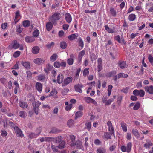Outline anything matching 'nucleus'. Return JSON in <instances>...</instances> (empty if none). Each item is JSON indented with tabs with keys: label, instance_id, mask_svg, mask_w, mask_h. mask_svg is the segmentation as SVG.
<instances>
[{
	"label": "nucleus",
	"instance_id": "obj_1",
	"mask_svg": "<svg viewBox=\"0 0 153 153\" xmlns=\"http://www.w3.org/2000/svg\"><path fill=\"white\" fill-rule=\"evenodd\" d=\"M61 18V14L58 12H56L50 18V20L55 25L57 24L56 21L59 20Z\"/></svg>",
	"mask_w": 153,
	"mask_h": 153
},
{
	"label": "nucleus",
	"instance_id": "obj_2",
	"mask_svg": "<svg viewBox=\"0 0 153 153\" xmlns=\"http://www.w3.org/2000/svg\"><path fill=\"white\" fill-rule=\"evenodd\" d=\"M10 124L13 128L16 136L19 137H23L22 131L17 126H16L12 122H10Z\"/></svg>",
	"mask_w": 153,
	"mask_h": 153
},
{
	"label": "nucleus",
	"instance_id": "obj_3",
	"mask_svg": "<svg viewBox=\"0 0 153 153\" xmlns=\"http://www.w3.org/2000/svg\"><path fill=\"white\" fill-rule=\"evenodd\" d=\"M145 92L143 90H139L135 89L133 91V94L135 96H139L140 97H143L145 95Z\"/></svg>",
	"mask_w": 153,
	"mask_h": 153
},
{
	"label": "nucleus",
	"instance_id": "obj_4",
	"mask_svg": "<svg viewBox=\"0 0 153 153\" xmlns=\"http://www.w3.org/2000/svg\"><path fill=\"white\" fill-rule=\"evenodd\" d=\"M73 80V78L71 76H69L66 78L64 80V84L62 85L63 87H65L66 85H68Z\"/></svg>",
	"mask_w": 153,
	"mask_h": 153
},
{
	"label": "nucleus",
	"instance_id": "obj_5",
	"mask_svg": "<svg viewBox=\"0 0 153 153\" xmlns=\"http://www.w3.org/2000/svg\"><path fill=\"white\" fill-rule=\"evenodd\" d=\"M145 91L150 94H153V86H146L144 88Z\"/></svg>",
	"mask_w": 153,
	"mask_h": 153
},
{
	"label": "nucleus",
	"instance_id": "obj_6",
	"mask_svg": "<svg viewBox=\"0 0 153 153\" xmlns=\"http://www.w3.org/2000/svg\"><path fill=\"white\" fill-rule=\"evenodd\" d=\"M118 66L121 69L126 68L127 65L126 62L124 61H119L118 63Z\"/></svg>",
	"mask_w": 153,
	"mask_h": 153
},
{
	"label": "nucleus",
	"instance_id": "obj_7",
	"mask_svg": "<svg viewBox=\"0 0 153 153\" xmlns=\"http://www.w3.org/2000/svg\"><path fill=\"white\" fill-rule=\"evenodd\" d=\"M65 19L66 22L68 23H70L72 21V17L70 14L68 13H66L65 14Z\"/></svg>",
	"mask_w": 153,
	"mask_h": 153
},
{
	"label": "nucleus",
	"instance_id": "obj_8",
	"mask_svg": "<svg viewBox=\"0 0 153 153\" xmlns=\"http://www.w3.org/2000/svg\"><path fill=\"white\" fill-rule=\"evenodd\" d=\"M44 62V59L42 58H37L34 60V63L38 65H40L43 63Z\"/></svg>",
	"mask_w": 153,
	"mask_h": 153
},
{
	"label": "nucleus",
	"instance_id": "obj_9",
	"mask_svg": "<svg viewBox=\"0 0 153 153\" xmlns=\"http://www.w3.org/2000/svg\"><path fill=\"white\" fill-rule=\"evenodd\" d=\"M70 58L68 59L67 60V63L68 65H71L73 63L74 56L73 54H71L70 55Z\"/></svg>",
	"mask_w": 153,
	"mask_h": 153
},
{
	"label": "nucleus",
	"instance_id": "obj_10",
	"mask_svg": "<svg viewBox=\"0 0 153 153\" xmlns=\"http://www.w3.org/2000/svg\"><path fill=\"white\" fill-rule=\"evenodd\" d=\"M63 138L61 136H59L55 138H53V142L56 143H58L61 142Z\"/></svg>",
	"mask_w": 153,
	"mask_h": 153
},
{
	"label": "nucleus",
	"instance_id": "obj_11",
	"mask_svg": "<svg viewBox=\"0 0 153 153\" xmlns=\"http://www.w3.org/2000/svg\"><path fill=\"white\" fill-rule=\"evenodd\" d=\"M83 87V85L82 84H78L74 86V88L76 91L79 92L80 93L82 92L81 88Z\"/></svg>",
	"mask_w": 153,
	"mask_h": 153
},
{
	"label": "nucleus",
	"instance_id": "obj_12",
	"mask_svg": "<svg viewBox=\"0 0 153 153\" xmlns=\"http://www.w3.org/2000/svg\"><path fill=\"white\" fill-rule=\"evenodd\" d=\"M21 64L27 69H30V63L28 62L21 61Z\"/></svg>",
	"mask_w": 153,
	"mask_h": 153
},
{
	"label": "nucleus",
	"instance_id": "obj_13",
	"mask_svg": "<svg viewBox=\"0 0 153 153\" xmlns=\"http://www.w3.org/2000/svg\"><path fill=\"white\" fill-rule=\"evenodd\" d=\"M36 87L37 90L40 92L42 90V85L40 82H37L36 84Z\"/></svg>",
	"mask_w": 153,
	"mask_h": 153
},
{
	"label": "nucleus",
	"instance_id": "obj_14",
	"mask_svg": "<svg viewBox=\"0 0 153 153\" xmlns=\"http://www.w3.org/2000/svg\"><path fill=\"white\" fill-rule=\"evenodd\" d=\"M25 40L27 42H32L35 40V39L32 36H28L25 38Z\"/></svg>",
	"mask_w": 153,
	"mask_h": 153
},
{
	"label": "nucleus",
	"instance_id": "obj_15",
	"mask_svg": "<svg viewBox=\"0 0 153 153\" xmlns=\"http://www.w3.org/2000/svg\"><path fill=\"white\" fill-rule=\"evenodd\" d=\"M85 51L84 50L82 51L79 52L78 56L79 62H80L81 61L82 57L85 54Z\"/></svg>",
	"mask_w": 153,
	"mask_h": 153
},
{
	"label": "nucleus",
	"instance_id": "obj_16",
	"mask_svg": "<svg viewBox=\"0 0 153 153\" xmlns=\"http://www.w3.org/2000/svg\"><path fill=\"white\" fill-rule=\"evenodd\" d=\"M64 76L62 74H59L57 77V81L58 83L60 84L62 83L63 80Z\"/></svg>",
	"mask_w": 153,
	"mask_h": 153
},
{
	"label": "nucleus",
	"instance_id": "obj_17",
	"mask_svg": "<svg viewBox=\"0 0 153 153\" xmlns=\"http://www.w3.org/2000/svg\"><path fill=\"white\" fill-rule=\"evenodd\" d=\"M12 48L14 49H16L19 47V44L17 43L16 41L15 40L11 44Z\"/></svg>",
	"mask_w": 153,
	"mask_h": 153
},
{
	"label": "nucleus",
	"instance_id": "obj_18",
	"mask_svg": "<svg viewBox=\"0 0 153 153\" xmlns=\"http://www.w3.org/2000/svg\"><path fill=\"white\" fill-rule=\"evenodd\" d=\"M39 47L35 46L33 47L32 50V52L33 53L36 54L39 52Z\"/></svg>",
	"mask_w": 153,
	"mask_h": 153
},
{
	"label": "nucleus",
	"instance_id": "obj_19",
	"mask_svg": "<svg viewBox=\"0 0 153 153\" xmlns=\"http://www.w3.org/2000/svg\"><path fill=\"white\" fill-rule=\"evenodd\" d=\"M146 143L144 145V146L146 148H149L153 145L152 143L149 140H146Z\"/></svg>",
	"mask_w": 153,
	"mask_h": 153
},
{
	"label": "nucleus",
	"instance_id": "obj_20",
	"mask_svg": "<svg viewBox=\"0 0 153 153\" xmlns=\"http://www.w3.org/2000/svg\"><path fill=\"white\" fill-rule=\"evenodd\" d=\"M15 17L13 21V23L16 24L19 20V19H18V17L20 16L19 12V11H17L15 13Z\"/></svg>",
	"mask_w": 153,
	"mask_h": 153
},
{
	"label": "nucleus",
	"instance_id": "obj_21",
	"mask_svg": "<svg viewBox=\"0 0 153 153\" xmlns=\"http://www.w3.org/2000/svg\"><path fill=\"white\" fill-rule=\"evenodd\" d=\"M132 132L133 134L137 138H139L140 137V134L138 132V131L137 129H133Z\"/></svg>",
	"mask_w": 153,
	"mask_h": 153
},
{
	"label": "nucleus",
	"instance_id": "obj_22",
	"mask_svg": "<svg viewBox=\"0 0 153 153\" xmlns=\"http://www.w3.org/2000/svg\"><path fill=\"white\" fill-rule=\"evenodd\" d=\"M112 134L110 133H109L108 132H106L104 133V135L103 136V137L104 138H105L107 139H111Z\"/></svg>",
	"mask_w": 153,
	"mask_h": 153
},
{
	"label": "nucleus",
	"instance_id": "obj_23",
	"mask_svg": "<svg viewBox=\"0 0 153 153\" xmlns=\"http://www.w3.org/2000/svg\"><path fill=\"white\" fill-rule=\"evenodd\" d=\"M53 27V25L51 22H48L46 25V29L49 31L51 30Z\"/></svg>",
	"mask_w": 153,
	"mask_h": 153
},
{
	"label": "nucleus",
	"instance_id": "obj_24",
	"mask_svg": "<svg viewBox=\"0 0 153 153\" xmlns=\"http://www.w3.org/2000/svg\"><path fill=\"white\" fill-rule=\"evenodd\" d=\"M19 106L23 108H26L28 106L27 103L23 102H20L19 103Z\"/></svg>",
	"mask_w": 153,
	"mask_h": 153
},
{
	"label": "nucleus",
	"instance_id": "obj_25",
	"mask_svg": "<svg viewBox=\"0 0 153 153\" xmlns=\"http://www.w3.org/2000/svg\"><path fill=\"white\" fill-rule=\"evenodd\" d=\"M97 153H105L106 150L105 148L100 147L97 149Z\"/></svg>",
	"mask_w": 153,
	"mask_h": 153
},
{
	"label": "nucleus",
	"instance_id": "obj_26",
	"mask_svg": "<svg viewBox=\"0 0 153 153\" xmlns=\"http://www.w3.org/2000/svg\"><path fill=\"white\" fill-rule=\"evenodd\" d=\"M60 132V130L56 128H53L51 129V131L49 132V133L55 134L59 133Z\"/></svg>",
	"mask_w": 153,
	"mask_h": 153
},
{
	"label": "nucleus",
	"instance_id": "obj_27",
	"mask_svg": "<svg viewBox=\"0 0 153 153\" xmlns=\"http://www.w3.org/2000/svg\"><path fill=\"white\" fill-rule=\"evenodd\" d=\"M30 21L28 20H24L22 23V25L25 27H27L30 25Z\"/></svg>",
	"mask_w": 153,
	"mask_h": 153
},
{
	"label": "nucleus",
	"instance_id": "obj_28",
	"mask_svg": "<svg viewBox=\"0 0 153 153\" xmlns=\"http://www.w3.org/2000/svg\"><path fill=\"white\" fill-rule=\"evenodd\" d=\"M16 30L17 32L19 33H21L22 30V28L21 27V26L20 25H17L16 27Z\"/></svg>",
	"mask_w": 153,
	"mask_h": 153
},
{
	"label": "nucleus",
	"instance_id": "obj_29",
	"mask_svg": "<svg viewBox=\"0 0 153 153\" xmlns=\"http://www.w3.org/2000/svg\"><path fill=\"white\" fill-rule=\"evenodd\" d=\"M38 80L39 81H44L45 78V76L44 74H40L38 76Z\"/></svg>",
	"mask_w": 153,
	"mask_h": 153
},
{
	"label": "nucleus",
	"instance_id": "obj_30",
	"mask_svg": "<svg viewBox=\"0 0 153 153\" xmlns=\"http://www.w3.org/2000/svg\"><path fill=\"white\" fill-rule=\"evenodd\" d=\"M132 147V143L131 142L128 143L126 146L127 152L128 153L131 150Z\"/></svg>",
	"mask_w": 153,
	"mask_h": 153
},
{
	"label": "nucleus",
	"instance_id": "obj_31",
	"mask_svg": "<svg viewBox=\"0 0 153 153\" xmlns=\"http://www.w3.org/2000/svg\"><path fill=\"white\" fill-rule=\"evenodd\" d=\"M57 57L58 56L56 54H53L50 57V60L51 61L54 62L56 60Z\"/></svg>",
	"mask_w": 153,
	"mask_h": 153
},
{
	"label": "nucleus",
	"instance_id": "obj_32",
	"mask_svg": "<svg viewBox=\"0 0 153 153\" xmlns=\"http://www.w3.org/2000/svg\"><path fill=\"white\" fill-rule=\"evenodd\" d=\"M83 115V113L81 111H79L75 113L76 117L75 119L76 120L77 118L81 117Z\"/></svg>",
	"mask_w": 153,
	"mask_h": 153
},
{
	"label": "nucleus",
	"instance_id": "obj_33",
	"mask_svg": "<svg viewBox=\"0 0 153 153\" xmlns=\"http://www.w3.org/2000/svg\"><path fill=\"white\" fill-rule=\"evenodd\" d=\"M60 46L61 48L62 49H65L67 47V43L64 41H62L60 42Z\"/></svg>",
	"mask_w": 153,
	"mask_h": 153
},
{
	"label": "nucleus",
	"instance_id": "obj_34",
	"mask_svg": "<svg viewBox=\"0 0 153 153\" xmlns=\"http://www.w3.org/2000/svg\"><path fill=\"white\" fill-rule=\"evenodd\" d=\"M136 18V15L134 14H130L128 17V19L130 21L134 20Z\"/></svg>",
	"mask_w": 153,
	"mask_h": 153
},
{
	"label": "nucleus",
	"instance_id": "obj_35",
	"mask_svg": "<svg viewBox=\"0 0 153 153\" xmlns=\"http://www.w3.org/2000/svg\"><path fill=\"white\" fill-rule=\"evenodd\" d=\"M60 143L58 146V148L59 149H61L64 148L65 147V143L64 141H62Z\"/></svg>",
	"mask_w": 153,
	"mask_h": 153
},
{
	"label": "nucleus",
	"instance_id": "obj_36",
	"mask_svg": "<svg viewBox=\"0 0 153 153\" xmlns=\"http://www.w3.org/2000/svg\"><path fill=\"white\" fill-rule=\"evenodd\" d=\"M121 125L123 131L125 132H126L127 129L126 124L123 122H122L121 123Z\"/></svg>",
	"mask_w": 153,
	"mask_h": 153
},
{
	"label": "nucleus",
	"instance_id": "obj_37",
	"mask_svg": "<svg viewBox=\"0 0 153 153\" xmlns=\"http://www.w3.org/2000/svg\"><path fill=\"white\" fill-rule=\"evenodd\" d=\"M104 27H105V30L107 31H108V33H114V31L112 29L109 28L108 27V25H105Z\"/></svg>",
	"mask_w": 153,
	"mask_h": 153
},
{
	"label": "nucleus",
	"instance_id": "obj_38",
	"mask_svg": "<svg viewBox=\"0 0 153 153\" xmlns=\"http://www.w3.org/2000/svg\"><path fill=\"white\" fill-rule=\"evenodd\" d=\"M78 36H76L75 34H73L68 36V39L70 40H73L75 39Z\"/></svg>",
	"mask_w": 153,
	"mask_h": 153
},
{
	"label": "nucleus",
	"instance_id": "obj_39",
	"mask_svg": "<svg viewBox=\"0 0 153 153\" xmlns=\"http://www.w3.org/2000/svg\"><path fill=\"white\" fill-rule=\"evenodd\" d=\"M110 12L112 16L114 17H115L116 15V12L114 10V8H111L110 9Z\"/></svg>",
	"mask_w": 153,
	"mask_h": 153
},
{
	"label": "nucleus",
	"instance_id": "obj_40",
	"mask_svg": "<svg viewBox=\"0 0 153 153\" xmlns=\"http://www.w3.org/2000/svg\"><path fill=\"white\" fill-rule=\"evenodd\" d=\"M38 134H35L33 132L30 133L29 135V137L30 138H36L38 136Z\"/></svg>",
	"mask_w": 153,
	"mask_h": 153
},
{
	"label": "nucleus",
	"instance_id": "obj_41",
	"mask_svg": "<svg viewBox=\"0 0 153 153\" xmlns=\"http://www.w3.org/2000/svg\"><path fill=\"white\" fill-rule=\"evenodd\" d=\"M19 115L21 117L25 118L27 115V114L25 111H22L19 112Z\"/></svg>",
	"mask_w": 153,
	"mask_h": 153
},
{
	"label": "nucleus",
	"instance_id": "obj_42",
	"mask_svg": "<svg viewBox=\"0 0 153 153\" xmlns=\"http://www.w3.org/2000/svg\"><path fill=\"white\" fill-rule=\"evenodd\" d=\"M84 99L87 103H90L92 102V99L89 97H85Z\"/></svg>",
	"mask_w": 153,
	"mask_h": 153
},
{
	"label": "nucleus",
	"instance_id": "obj_43",
	"mask_svg": "<svg viewBox=\"0 0 153 153\" xmlns=\"http://www.w3.org/2000/svg\"><path fill=\"white\" fill-rule=\"evenodd\" d=\"M76 147L79 148V149H81L82 147V144L81 141L78 140L76 142Z\"/></svg>",
	"mask_w": 153,
	"mask_h": 153
},
{
	"label": "nucleus",
	"instance_id": "obj_44",
	"mask_svg": "<svg viewBox=\"0 0 153 153\" xmlns=\"http://www.w3.org/2000/svg\"><path fill=\"white\" fill-rule=\"evenodd\" d=\"M39 31L37 29L34 30L33 33V35L34 37H37L39 34Z\"/></svg>",
	"mask_w": 153,
	"mask_h": 153
},
{
	"label": "nucleus",
	"instance_id": "obj_45",
	"mask_svg": "<svg viewBox=\"0 0 153 153\" xmlns=\"http://www.w3.org/2000/svg\"><path fill=\"white\" fill-rule=\"evenodd\" d=\"M140 107V104L139 102H137L133 107V109L134 110H138Z\"/></svg>",
	"mask_w": 153,
	"mask_h": 153
},
{
	"label": "nucleus",
	"instance_id": "obj_46",
	"mask_svg": "<svg viewBox=\"0 0 153 153\" xmlns=\"http://www.w3.org/2000/svg\"><path fill=\"white\" fill-rule=\"evenodd\" d=\"M20 54V52L19 51H17L15 52L13 54V56L15 58L19 57Z\"/></svg>",
	"mask_w": 153,
	"mask_h": 153
},
{
	"label": "nucleus",
	"instance_id": "obj_47",
	"mask_svg": "<svg viewBox=\"0 0 153 153\" xmlns=\"http://www.w3.org/2000/svg\"><path fill=\"white\" fill-rule=\"evenodd\" d=\"M68 126L70 127L74 124V120L72 119L69 120L67 122Z\"/></svg>",
	"mask_w": 153,
	"mask_h": 153
},
{
	"label": "nucleus",
	"instance_id": "obj_48",
	"mask_svg": "<svg viewBox=\"0 0 153 153\" xmlns=\"http://www.w3.org/2000/svg\"><path fill=\"white\" fill-rule=\"evenodd\" d=\"M54 66L55 67L59 68L60 67V63L58 61H56L54 63Z\"/></svg>",
	"mask_w": 153,
	"mask_h": 153
},
{
	"label": "nucleus",
	"instance_id": "obj_49",
	"mask_svg": "<svg viewBox=\"0 0 153 153\" xmlns=\"http://www.w3.org/2000/svg\"><path fill=\"white\" fill-rule=\"evenodd\" d=\"M88 70V68H86L83 71V75L84 76H86L88 75L89 74Z\"/></svg>",
	"mask_w": 153,
	"mask_h": 153
},
{
	"label": "nucleus",
	"instance_id": "obj_50",
	"mask_svg": "<svg viewBox=\"0 0 153 153\" xmlns=\"http://www.w3.org/2000/svg\"><path fill=\"white\" fill-rule=\"evenodd\" d=\"M51 148L53 152H58V146H56L54 145H52L51 146Z\"/></svg>",
	"mask_w": 153,
	"mask_h": 153
},
{
	"label": "nucleus",
	"instance_id": "obj_51",
	"mask_svg": "<svg viewBox=\"0 0 153 153\" xmlns=\"http://www.w3.org/2000/svg\"><path fill=\"white\" fill-rule=\"evenodd\" d=\"M42 128L40 126L37 128L36 130V131L37 133L36 134H38V135H39L40 134Z\"/></svg>",
	"mask_w": 153,
	"mask_h": 153
},
{
	"label": "nucleus",
	"instance_id": "obj_52",
	"mask_svg": "<svg viewBox=\"0 0 153 153\" xmlns=\"http://www.w3.org/2000/svg\"><path fill=\"white\" fill-rule=\"evenodd\" d=\"M8 93L10 94V95H11V94L10 92L7 91H4V90H3L2 91V94L3 96L6 97L7 96V93Z\"/></svg>",
	"mask_w": 153,
	"mask_h": 153
},
{
	"label": "nucleus",
	"instance_id": "obj_53",
	"mask_svg": "<svg viewBox=\"0 0 153 153\" xmlns=\"http://www.w3.org/2000/svg\"><path fill=\"white\" fill-rule=\"evenodd\" d=\"M116 71H113L108 73L109 77H111L112 76H114L116 74Z\"/></svg>",
	"mask_w": 153,
	"mask_h": 153
},
{
	"label": "nucleus",
	"instance_id": "obj_54",
	"mask_svg": "<svg viewBox=\"0 0 153 153\" xmlns=\"http://www.w3.org/2000/svg\"><path fill=\"white\" fill-rule=\"evenodd\" d=\"M90 58L91 61H93L94 60L96 59L97 58V56L94 54H92L90 56Z\"/></svg>",
	"mask_w": 153,
	"mask_h": 153
},
{
	"label": "nucleus",
	"instance_id": "obj_55",
	"mask_svg": "<svg viewBox=\"0 0 153 153\" xmlns=\"http://www.w3.org/2000/svg\"><path fill=\"white\" fill-rule=\"evenodd\" d=\"M69 91L68 89L65 88L62 90V93L63 95H65Z\"/></svg>",
	"mask_w": 153,
	"mask_h": 153
},
{
	"label": "nucleus",
	"instance_id": "obj_56",
	"mask_svg": "<svg viewBox=\"0 0 153 153\" xmlns=\"http://www.w3.org/2000/svg\"><path fill=\"white\" fill-rule=\"evenodd\" d=\"M119 43H122L120 36L118 35L116 36L114 38Z\"/></svg>",
	"mask_w": 153,
	"mask_h": 153
},
{
	"label": "nucleus",
	"instance_id": "obj_57",
	"mask_svg": "<svg viewBox=\"0 0 153 153\" xmlns=\"http://www.w3.org/2000/svg\"><path fill=\"white\" fill-rule=\"evenodd\" d=\"M54 45V43L53 42H51L50 44H47L46 45V47H47V48L49 49L51 48L52 47H53Z\"/></svg>",
	"mask_w": 153,
	"mask_h": 153
},
{
	"label": "nucleus",
	"instance_id": "obj_58",
	"mask_svg": "<svg viewBox=\"0 0 153 153\" xmlns=\"http://www.w3.org/2000/svg\"><path fill=\"white\" fill-rule=\"evenodd\" d=\"M86 126V128L88 130H90L91 127V123L90 122H88L85 124Z\"/></svg>",
	"mask_w": 153,
	"mask_h": 153
},
{
	"label": "nucleus",
	"instance_id": "obj_59",
	"mask_svg": "<svg viewBox=\"0 0 153 153\" xmlns=\"http://www.w3.org/2000/svg\"><path fill=\"white\" fill-rule=\"evenodd\" d=\"M58 93L57 91L55 89H53L50 93L49 96H53L54 94H56Z\"/></svg>",
	"mask_w": 153,
	"mask_h": 153
},
{
	"label": "nucleus",
	"instance_id": "obj_60",
	"mask_svg": "<svg viewBox=\"0 0 153 153\" xmlns=\"http://www.w3.org/2000/svg\"><path fill=\"white\" fill-rule=\"evenodd\" d=\"M108 130L111 132L110 133H111V134H113V135H114V131L112 126L111 127H109Z\"/></svg>",
	"mask_w": 153,
	"mask_h": 153
},
{
	"label": "nucleus",
	"instance_id": "obj_61",
	"mask_svg": "<svg viewBox=\"0 0 153 153\" xmlns=\"http://www.w3.org/2000/svg\"><path fill=\"white\" fill-rule=\"evenodd\" d=\"M79 46H81L82 48L84 46V43L82 40L80 38H79Z\"/></svg>",
	"mask_w": 153,
	"mask_h": 153
},
{
	"label": "nucleus",
	"instance_id": "obj_62",
	"mask_svg": "<svg viewBox=\"0 0 153 153\" xmlns=\"http://www.w3.org/2000/svg\"><path fill=\"white\" fill-rule=\"evenodd\" d=\"M113 101L114 99L113 98L109 99L107 101V102L106 103L105 105H110Z\"/></svg>",
	"mask_w": 153,
	"mask_h": 153
},
{
	"label": "nucleus",
	"instance_id": "obj_63",
	"mask_svg": "<svg viewBox=\"0 0 153 153\" xmlns=\"http://www.w3.org/2000/svg\"><path fill=\"white\" fill-rule=\"evenodd\" d=\"M101 143L100 141L98 139H96L94 141V143L96 145H99Z\"/></svg>",
	"mask_w": 153,
	"mask_h": 153
},
{
	"label": "nucleus",
	"instance_id": "obj_64",
	"mask_svg": "<svg viewBox=\"0 0 153 153\" xmlns=\"http://www.w3.org/2000/svg\"><path fill=\"white\" fill-rule=\"evenodd\" d=\"M53 68V66L49 64H48L46 65V69L48 71L51 70Z\"/></svg>",
	"mask_w": 153,
	"mask_h": 153
}]
</instances>
